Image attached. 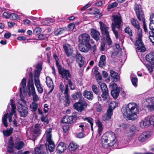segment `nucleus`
<instances>
[{
    "label": "nucleus",
    "instance_id": "nucleus-40",
    "mask_svg": "<svg viewBox=\"0 0 154 154\" xmlns=\"http://www.w3.org/2000/svg\"><path fill=\"white\" fill-rule=\"evenodd\" d=\"M30 108L32 111L35 112L38 108V104L36 102L33 101L32 103L30 105Z\"/></svg>",
    "mask_w": 154,
    "mask_h": 154
},
{
    "label": "nucleus",
    "instance_id": "nucleus-21",
    "mask_svg": "<svg viewBox=\"0 0 154 154\" xmlns=\"http://www.w3.org/2000/svg\"><path fill=\"white\" fill-rule=\"evenodd\" d=\"M146 101L148 103L146 107L150 111L154 110V97L148 98L146 99Z\"/></svg>",
    "mask_w": 154,
    "mask_h": 154
},
{
    "label": "nucleus",
    "instance_id": "nucleus-23",
    "mask_svg": "<svg viewBox=\"0 0 154 154\" xmlns=\"http://www.w3.org/2000/svg\"><path fill=\"white\" fill-rule=\"evenodd\" d=\"M42 70V67L41 66H36V69L34 71V81L40 80L39 76Z\"/></svg>",
    "mask_w": 154,
    "mask_h": 154
},
{
    "label": "nucleus",
    "instance_id": "nucleus-61",
    "mask_svg": "<svg viewBox=\"0 0 154 154\" xmlns=\"http://www.w3.org/2000/svg\"><path fill=\"white\" fill-rule=\"evenodd\" d=\"M61 122L62 123H69L68 120L67 116H66L63 117L61 121Z\"/></svg>",
    "mask_w": 154,
    "mask_h": 154
},
{
    "label": "nucleus",
    "instance_id": "nucleus-24",
    "mask_svg": "<svg viewBox=\"0 0 154 154\" xmlns=\"http://www.w3.org/2000/svg\"><path fill=\"white\" fill-rule=\"evenodd\" d=\"M46 82L47 86L50 89L48 93V94H49L51 93L54 90V86L53 85V82L51 78L49 76H47L46 77Z\"/></svg>",
    "mask_w": 154,
    "mask_h": 154
},
{
    "label": "nucleus",
    "instance_id": "nucleus-19",
    "mask_svg": "<svg viewBox=\"0 0 154 154\" xmlns=\"http://www.w3.org/2000/svg\"><path fill=\"white\" fill-rule=\"evenodd\" d=\"M90 44L79 43V50L83 52H87L91 48Z\"/></svg>",
    "mask_w": 154,
    "mask_h": 154
},
{
    "label": "nucleus",
    "instance_id": "nucleus-35",
    "mask_svg": "<svg viewBox=\"0 0 154 154\" xmlns=\"http://www.w3.org/2000/svg\"><path fill=\"white\" fill-rule=\"evenodd\" d=\"M83 95L85 97L90 100H92L93 98V94L92 91H85Z\"/></svg>",
    "mask_w": 154,
    "mask_h": 154
},
{
    "label": "nucleus",
    "instance_id": "nucleus-43",
    "mask_svg": "<svg viewBox=\"0 0 154 154\" xmlns=\"http://www.w3.org/2000/svg\"><path fill=\"white\" fill-rule=\"evenodd\" d=\"M135 130V127L133 126L132 128H131L129 130V132H128L127 135L130 137L134 136V131Z\"/></svg>",
    "mask_w": 154,
    "mask_h": 154
},
{
    "label": "nucleus",
    "instance_id": "nucleus-44",
    "mask_svg": "<svg viewBox=\"0 0 154 154\" xmlns=\"http://www.w3.org/2000/svg\"><path fill=\"white\" fill-rule=\"evenodd\" d=\"M42 145L40 146L39 147L36 148L35 149V154H41L43 152L42 148Z\"/></svg>",
    "mask_w": 154,
    "mask_h": 154
},
{
    "label": "nucleus",
    "instance_id": "nucleus-9",
    "mask_svg": "<svg viewBox=\"0 0 154 154\" xmlns=\"http://www.w3.org/2000/svg\"><path fill=\"white\" fill-rule=\"evenodd\" d=\"M26 102V101L25 103L21 101L20 98L17 101L18 104L17 110L21 117H25L28 113V109L27 107L22 105L23 103L25 104Z\"/></svg>",
    "mask_w": 154,
    "mask_h": 154
},
{
    "label": "nucleus",
    "instance_id": "nucleus-41",
    "mask_svg": "<svg viewBox=\"0 0 154 154\" xmlns=\"http://www.w3.org/2000/svg\"><path fill=\"white\" fill-rule=\"evenodd\" d=\"M13 129L10 128L9 129H7L3 131V134L5 136H8L10 135L12 132Z\"/></svg>",
    "mask_w": 154,
    "mask_h": 154
},
{
    "label": "nucleus",
    "instance_id": "nucleus-46",
    "mask_svg": "<svg viewBox=\"0 0 154 154\" xmlns=\"http://www.w3.org/2000/svg\"><path fill=\"white\" fill-rule=\"evenodd\" d=\"M149 38L154 45V32H149Z\"/></svg>",
    "mask_w": 154,
    "mask_h": 154
},
{
    "label": "nucleus",
    "instance_id": "nucleus-50",
    "mask_svg": "<svg viewBox=\"0 0 154 154\" xmlns=\"http://www.w3.org/2000/svg\"><path fill=\"white\" fill-rule=\"evenodd\" d=\"M41 121L45 124H48L49 122V121L47 116H42L41 118Z\"/></svg>",
    "mask_w": 154,
    "mask_h": 154
},
{
    "label": "nucleus",
    "instance_id": "nucleus-1",
    "mask_svg": "<svg viewBox=\"0 0 154 154\" xmlns=\"http://www.w3.org/2000/svg\"><path fill=\"white\" fill-rule=\"evenodd\" d=\"M122 112L125 119L134 120L137 118V114L139 112L138 106L135 103H129L122 107Z\"/></svg>",
    "mask_w": 154,
    "mask_h": 154
},
{
    "label": "nucleus",
    "instance_id": "nucleus-30",
    "mask_svg": "<svg viewBox=\"0 0 154 154\" xmlns=\"http://www.w3.org/2000/svg\"><path fill=\"white\" fill-rule=\"evenodd\" d=\"M66 149V146L63 142H60L57 146V152L61 153L64 151Z\"/></svg>",
    "mask_w": 154,
    "mask_h": 154
},
{
    "label": "nucleus",
    "instance_id": "nucleus-26",
    "mask_svg": "<svg viewBox=\"0 0 154 154\" xmlns=\"http://www.w3.org/2000/svg\"><path fill=\"white\" fill-rule=\"evenodd\" d=\"M91 36L96 41H98L100 39V33L99 32L95 29H92L91 30Z\"/></svg>",
    "mask_w": 154,
    "mask_h": 154
},
{
    "label": "nucleus",
    "instance_id": "nucleus-39",
    "mask_svg": "<svg viewBox=\"0 0 154 154\" xmlns=\"http://www.w3.org/2000/svg\"><path fill=\"white\" fill-rule=\"evenodd\" d=\"M120 92V89L112 90L111 91V94L114 98H117Z\"/></svg>",
    "mask_w": 154,
    "mask_h": 154
},
{
    "label": "nucleus",
    "instance_id": "nucleus-29",
    "mask_svg": "<svg viewBox=\"0 0 154 154\" xmlns=\"http://www.w3.org/2000/svg\"><path fill=\"white\" fill-rule=\"evenodd\" d=\"M35 85L38 93L42 94L43 91V88L40 80L34 81Z\"/></svg>",
    "mask_w": 154,
    "mask_h": 154
},
{
    "label": "nucleus",
    "instance_id": "nucleus-27",
    "mask_svg": "<svg viewBox=\"0 0 154 154\" xmlns=\"http://www.w3.org/2000/svg\"><path fill=\"white\" fill-rule=\"evenodd\" d=\"M24 145L25 144L23 141L16 140L13 145V147L16 149L19 150L22 149Z\"/></svg>",
    "mask_w": 154,
    "mask_h": 154
},
{
    "label": "nucleus",
    "instance_id": "nucleus-57",
    "mask_svg": "<svg viewBox=\"0 0 154 154\" xmlns=\"http://www.w3.org/2000/svg\"><path fill=\"white\" fill-rule=\"evenodd\" d=\"M69 127L68 124H66L63 126V131L66 133L68 131L69 129Z\"/></svg>",
    "mask_w": 154,
    "mask_h": 154
},
{
    "label": "nucleus",
    "instance_id": "nucleus-8",
    "mask_svg": "<svg viewBox=\"0 0 154 154\" xmlns=\"http://www.w3.org/2000/svg\"><path fill=\"white\" fill-rule=\"evenodd\" d=\"M134 9L138 19L139 20L142 21L143 29L146 32L147 30V28L141 6L140 5L135 4L134 5Z\"/></svg>",
    "mask_w": 154,
    "mask_h": 154
},
{
    "label": "nucleus",
    "instance_id": "nucleus-33",
    "mask_svg": "<svg viewBox=\"0 0 154 154\" xmlns=\"http://www.w3.org/2000/svg\"><path fill=\"white\" fill-rule=\"evenodd\" d=\"M110 73L111 76L113 78L114 81L117 82L119 81L120 77L118 75V73L114 71L113 70H111Z\"/></svg>",
    "mask_w": 154,
    "mask_h": 154
},
{
    "label": "nucleus",
    "instance_id": "nucleus-55",
    "mask_svg": "<svg viewBox=\"0 0 154 154\" xmlns=\"http://www.w3.org/2000/svg\"><path fill=\"white\" fill-rule=\"evenodd\" d=\"M109 87L112 89V90L119 89V88H118L117 85L115 83L110 84Z\"/></svg>",
    "mask_w": 154,
    "mask_h": 154
},
{
    "label": "nucleus",
    "instance_id": "nucleus-42",
    "mask_svg": "<svg viewBox=\"0 0 154 154\" xmlns=\"http://www.w3.org/2000/svg\"><path fill=\"white\" fill-rule=\"evenodd\" d=\"M64 32V29L62 28H60L57 29L54 32V34L56 35H60Z\"/></svg>",
    "mask_w": 154,
    "mask_h": 154
},
{
    "label": "nucleus",
    "instance_id": "nucleus-34",
    "mask_svg": "<svg viewBox=\"0 0 154 154\" xmlns=\"http://www.w3.org/2000/svg\"><path fill=\"white\" fill-rule=\"evenodd\" d=\"M41 127L39 124L35 125L34 128L32 130V132L36 135H38L41 134Z\"/></svg>",
    "mask_w": 154,
    "mask_h": 154
},
{
    "label": "nucleus",
    "instance_id": "nucleus-38",
    "mask_svg": "<svg viewBox=\"0 0 154 154\" xmlns=\"http://www.w3.org/2000/svg\"><path fill=\"white\" fill-rule=\"evenodd\" d=\"M82 96V94L80 92H77L71 95L72 99V100H75L76 99L78 100L80 99Z\"/></svg>",
    "mask_w": 154,
    "mask_h": 154
},
{
    "label": "nucleus",
    "instance_id": "nucleus-5",
    "mask_svg": "<svg viewBox=\"0 0 154 154\" xmlns=\"http://www.w3.org/2000/svg\"><path fill=\"white\" fill-rule=\"evenodd\" d=\"M51 128H49L46 130L45 132L46 135V143L45 144V146L46 149L47 150H49L50 152L53 151L55 147L54 143L51 139Z\"/></svg>",
    "mask_w": 154,
    "mask_h": 154
},
{
    "label": "nucleus",
    "instance_id": "nucleus-17",
    "mask_svg": "<svg viewBox=\"0 0 154 154\" xmlns=\"http://www.w3.org/2000/svg\"><path fill=\"white\" fill-rule=\"evenodd\" d=\"M65 86V89L64 92L65 99L64 101L65 103V106H68L70 105V101L68 94L69 87L68 85H66Z\"/></svg>",
    "mask_w": 154,
    "mask_h": 154
},
{
    "label": "nucleus",
    "instance_id": "nucleus-31",
    "mask_svg": "<svg viewBox=\"0 0 154 154\" xmlns=\"http://www.w3.org/2000/svg\"><path fill=\"white\" fill-rule=\"evenodd\" d=\"M68 149L71 152L76 150L79 148L78 145L76 143L71 142L68 146Z\"/></svg>",
    "mask_w": 154,
    "mask_h": 154
},
{
    "label": "nucleus",
    "instance_id": "nucleus-37",
    "mask_svg": "<svg viewBox=\"0 0 154 154\" xmlns=\"http://www.w3.org/2000/svg\"><path fill=\"white\" fill-rule=\"evenodd\" d=\"M99 63V66L100 67H103L105 66L106 63V57L105 55H101L100 58Z\"/></svg>",
    "mask_w": 154,
    "mask_h": 154
},
{
    "label": "nucleus",
    "instance_id": "nucleus-51",
    "mask_svg": "<svg viewBox=\"0 0 154 154\" xmlns=\"http://www.w3.org/2000/svg\"><path fill=\"white\" fill-rule=\"evenodd\" d=\"M41 29L39 27L35 28L33 30V33L35 35H38L40 34L41 32Z\"/></svg>",
    "mask_w": 154,
    "mask_h": 154
},
{
    "label": "nucleus",
    "instance_id": "nucleus-7",
    "mask_svg": "<svg viewBox=\"0 0 154 154\" xmlns=\"http://www.w3.org/2000/svg\"><path fill=\"white\" fill-rule=\"evenodd\" d=\"M98 84L100 86L103 93L101 95L102 99V100L100 96H98V100L99 101L103 100L107 102L109 100L108 94V90L107 86L105 84L101 83L100 82H98Z\"/></svg>",
    "mask_w": 154,
    "mask_h": 154
},
{
    "label": "nucleus",
    "instance_id": "nucleus-58",
    "mask_svg": "<svg viewBox=\"0 0 154 154\" xmlns=\"http://www.w3.org/2000/svg\"><path fill=\"white\" fill-rule=\"evenodd\" d=\"M10 15V18L13 20H15L18 17V15L15 14L11 13Z\"/></svg>",
    "mask_w": 154,
    "mask_h": 154
},
{
    "label": "nucleus",
    "instance_id": "nucleus-49",
    "mask_svg": "<svg viewBox=\"0 0 154 154\" xmlns=\"http://www.w3.org/2000/svg\"><path fill=\"white\" fill-rule=\"evenodd\" d=\"M84 120L85 121H87L88 122H89L90 125L91 126H92L93 125V119L91 118L88 117H87L84 119Z\"/></svg>",
    "mask_w": 154,
    "mask_h": 154
},
{
    "label": "nucleus",
    "instance_id": "nucleus-15",
    "mask_svg": "<svg viewBox=\"0 0 154 154\" xmlns=\"http://www.w3.org/2000/svg\"><path fill=\"white\" fill-rule=\"evenodd\" d=\"M90 35L87 33H83L80 35L79 38V43L90 44Z\"/></svg>",
    "mask_w": 154,
    "mask_h": 154
},
{
    "label": "nucleus",
    "instance_id": "nucleus-2",
    "mask_svg": "<svg viewBox=\"0 0 154 154\" xmlns=\"http://www.w3.org/2000/svg\"><path fill=\"white\" fill-rule=\"evenodd\" d=\"M131 22L133 26L137 30L135 43L136 46V51L137 52H144L145 48L143 45L142 39V32L141 29L140 28L139 23L138 21L134 18L132 19Z\"/></svg>",
    "mask_w": 154,
    "mask_h": 154
},
{
    "label": "nucleus",
    "instance_id": "nucleus-56",
    "mask_svg": "<svg viewBox=\"0 0 154 154\" xmlns=\"http://www.w3.org/2000/svg\"><path fill=\"white\" fill-rule=\"evenodd\" d=\"M125 32L126 33L128 34L129 35L131 36L132 35L131 31L129 27H127L125 28Z\"/></svg>",
    "mask_w": 154,
    "mask_h": 154
},
{
    "label": "nucleus",
    "instance_id": "nucleus-36",
    "mask_svg": "<svg viewBox=\"0 0 154 154\" xmlns=\"http://www.w3.org/2000/svg\"><path fill=\"white\" fill-rule=\"evenodd\" d=\"M146 58L151 64L154 65V55L149 53L146 56Z\"/></svg>",
    "mask_w": 154,
    "mask_h": 154
},
{
    "label": "nucleus",
    "instance_id": "nucleus-64",
    "mask_svg": "<svg viewBox=\"0 0 154 154\" xmlns=\"http://www.w3.org/2000/svg\"><path fill=\"white\" fill-rule=\"evenodd\" d=\"M75 26V24L71 23L69 24L68 26V28L69 30L72 31L74 29Z\"/></svg>",
    "mask_w": 154,
    "mask_h": 154
},
{
    "label": "nucleus",
    "instance_id": "nucleus-32",
    "mask_svg": "<svg viewBox=\"0 0 154 154\" xmlns=\"http://www.w3.org/2000/svg\"><path fill=\"white\" fill-rule=\"evenodd\" d=\"M96 125L98 127V134L99 136L101 135L103 129V127L102 123L98 119H97L95 121Z\"/></svg>",
    "mask_w": 154,
    "mask_h": 154
},
{
    "label": "nucleus",
    "instance_id": "nucleus-63",
    "mask_svg": "<svg viewBox=\"0 0 154 154\" xmlns=\"http://www.w3.org/2000/svg\"><path fill=\"white\" fill-rule=\"evenodd\" d=\"M105 43L104 42H102L101 44L100 50L102 51H103L105 50Z\"/></svg>",
    "mask_w": 154,
    "mask_h": 154
},
{
    "label": "nucleus",
    "instance_id": "nucleus-25",
    "mask_svg": "<svg viewBox=\"0 0 154 154\" xmlns=\"http://www.w3.org/2000/svg\"><path fill=\"white\" fill-rule=\"evenodd\" d=\"M150 135L149 132H143L142 134H140L138 137V140L139 141L143 142L149 138Z\"/></svg>",
    "mask_w": 154,
    "mask_h": 154
},
{
    "label": "nucleus",
    "instance_id": "nucleus-3",
    "mask_svg": "<svg viewBox=\"0 0 154 154\" xmlns=\"http://www.w3.org/2000/svg\"><path fill=\"white\" fill-rule=\"evenodd\" d=\"M116 137L115 134L112 132L109 131L104 134L101 139L102 146L104 148L108 146H112L116 143Z\"/></svg>",
    "mask_w": 154,
    "mask_h": 154
},
{
    "label": "nucleus",
    "instance_id": "nucleus-12",
    "mask_svg": "<svg viewBox=\"0 0 154 154\" xmlns=\"http://www.w3.org/2000/svg\"><path fill=\"white\" fill-rule=\"evenodd\" d=\"M88 106L87 103L85 100H81L73 105L75 109L78 111L82 112Z\"/></svg>",
    "mask_w": 154,
    "mask_h": 154
},
{
    "label": "nucleus",
    "instance_id": "nucleus-11",
    "mask_svg": "<svg viewBox=\"0 0 154 154\" xmlns=\"http://www.w3.org/2000/svg\"><path fill=\"white\" fill-rule=\"evenodd\" d=\"M150 125H153L154 126V116L146 117L140 123V126L142 128L148 127Z\"/></svg>",
    "mask_w": 154,
    "mask_h": 154
},
{
    "label": "nucleus",
    "instance_id": "nucleus-22",
    "mask_svg": "<svg viewBox=\"0 0 154 154\" xmlns=\"http://www.w3.org/2000/svg\"><path fill=\"white\" fill-rule=\"evenodd\" d=\"M99 23L100 26V29L102 31V34L105 35L109 34L108 30L109 27L108 26L101 21H100Z\"/></svg>",
    "mask_w": 154,
    "mask_h": 154
},
{
    "label": "nucleus",
    "instance_id": "nucleus-13",
    "mask_svg": "<svg viewBox=\"0 0 154 154\" xmlns=\"http://www.w3.org/2000/svg\"><path fill=\"white\" fill-rule=\"evenodd\" d=\"M26 80L25 78H23L20 85V100L24 103H25L26 100H24L22 94V92L26 87Z\"/></svg>",
    "mask_w": 154,
    "mask_h": 154
},
{
    "label": "nucleus",
    "instance_id": "nucleus-47",
    "mask_svg": "<svg viewBox=\"0 0 154 154\" xmlns=\"http://www.w3.org/2000/svg\"><path fill=\"white\" fill-rule=\"evenodd\" d=\"M69 123H72L75 122L76 121V118L73 116H67Z\"/></svg>",
    "mask_w": 154,
    "mask_h": 154
},
{
    "label": "nucleus",
    "instance_id": "nucleus-4",
    "mask_svg": "<svg viewBox=\"0 0 154 154\" xmlns=\"http://www.w3.org/2000/svg\"><path fill=\"white\" fill-rule=\"evenodd\" d=\"M11 106V112L8 114V112L7 113H5L3 117L2 118V121L4 125L7 127L8 126V124L7 123V121L8 118V117L9 121L10 122H11L12 121V117L13 115L15 117H16V106L14 103V100L12 99L10 100V103L8 104L7 108V111H9L10 109V107Z\"/></svg>",
    "mask_w": 154,
    "mask_h": 154
},
{
    "label": "nucleus",
    "instance_id": "nucleus-54",
    "mask_svg": "<svg viewBox=\"0 0 154 154\" xmlns=\"http://www.w3.org/2000/svg\"><path fill=\"white\" fill-rule=\"evenodd\" d=\"M118 4L116 2H115L109 5L107 7L108 9H110L114 8L117 6Z\"/></svg>",
    "mask_w": 154,
    "mask_h": 154
},
{
    "label": "nucleus",
    "instance_id": "nucleus-28",
    "mask_svg": "<svg viewBox=\"0 0 154 154\" xmlns=\"http://www.w3.org/2000/svg\"><path fill=\"white\" fill-rule=\"evenodd\" d=\"M112 114V110L108 109L106 112L103 116L102 119L104 121L109 120L111 119V116Z\"/></svg>",
    "mask_w": 154,
    "mask_h": 154
},
{
    "label": "nucleus",
    "instance_id": "nucleus-10",
    "mask_svg": "<svg viewBox=\"0 0 154 154\" xmlns=\"http://www.w3.org/2000/svg\"><path fill=\"white\" fill-rule=\"evenodd\" d=\"M56 64L59 73L63 78L68 80L71 77V75L69 70L62 68L61 65L59 64L58 61H56Z\"/></svg>",
    "mask_w": 154,
    "mask_h": 154
},
{
    "label": "nucleus",
    "instance_id": "nucleus-48",
    "mask_svg": "<svg viewBox=\"0 0 154 154\" xmlns=\"http://www.w3.org/2000/svg\"><path fill=\"white\" fill-rule=\"evenodd\" d=\"M131 81L133 85L135 87L137 86V78L136 77H133L131 78Z\"/></svg>",
    "mask_w": 154,
    "mask_h": 154
},
{
    "label": "nucleus",
    "instance_id": "nucleus-18",
    "mask_svg": "<svg viewBox=\"0 0 154 154\" xmlns=\"http://www.w3.org/2000/svg\"><path fill=\"white\" fill-rule=\"evenodd\" d=\"M63 48L66 56L69 57L72 55L73 53V48L70 45L66 44L63 45Z\"/></svg>",
    "mask_w": 154,
    "mask_h": 154
},
{
    "label": "nucleus",
    "instance_id": "nucleus-60",
    "mask_svg": "<svg viewBox=\"0 0 154 154\" xmlns=\"http://www.w3.org/2000/svg\"><path fill=\"white\" fill-rule=\"evenodd\" d=\"M68 83L69 84L71 90H73L75 89V87L71 82L70 80H69L68 81Z\"/></svg>",
    "mask_w": 154,
    "mask_h": 154
},
{
    "label": "nucleus",
    "instance_id": "nucleus-45",
    "mask_svg": "<svg viewBox=\"0 0 154 154\" xmlns=\"http://www.w3.org/2000/svg\"><path fill=\"white\" fill-rule=\"evenodd\" d=\"M117 105V103L115 101L111 102L109 106V109L112 110L114 109L116 106Z\"/></svg>",
    "mask_w": 154,
    "mask_h": 154
},
{
    "label": "nucleus",
    "instance_id": "nucleus-20",
    "mask_svg": "<svg viewBox=\"0 0 154 154\" xmlns=\"http://www.w3.org/2000/svg\"><path fill=\"white\" fill-rule=\"evenodd\" d=\"M76 61L78 63L79 66L81 68L84 64L85 58L80 54L77 53L76 55Z\"/></svg>",
    "mask_w": 154,
    "mask_h": 154
},
{
    "label": "nucleus",
    "instance_id": "nucleus-59",
    "mask_svg": "<svg viewBox=\"0 0 154 154\" xmlns=\"http://www.w3.org/2000/svg\"><path fill=\"white\" fill-rule=\"evenodd\" d=\"M10 14L11 13H9L4 12L3 14V16L4 18L8 19L10 18Z\"/></svg>",
    "mask_w": 154,
    "mask_h": 154
},
{
    "label": "nucleus",
    "instance_id": "nucleus-52",
    "mask_svg": "<svg viewBox=\"0 0 154 154\" xmlns=\"http://www.w3.org/2000/svg\"><path fill=\"white\" fill-rule=\"evenodd\" d=\"M105 36L106 37V42L107 43L108 45L109 46V47L112 43V41L109 37V34Z\"/></svg>",
    "mask_w": 154,
    "mask_h": 154
},
{
    "label": "nucleus",
    "instance_id": "nucleus-62",
    "mask_svg": "<svg viewBox=\"0 0 154 154\" xmlns=\"http://www.w3.org/2000/svg\"><path fill=\"white\" fill-rule=\"evenodd\" d=\"M149 28L151 30L150 32H154V23L150 22L149 24Z\"/></svg>",
    "mask_w": 154,
    "mask_h": 154
},
{
    "label": "nucleus",
    "instance_id": "nucleus-16",
    "mask_svg": "<svg viewBox=\"0 0 154 154\" xmlns=\"http://www.w3.org/2000/svg\"><path fill=\"white\" fill-rule=\"evenodd\" d=\"M29 96L32 95V96L33 101L36 102L38 101L39 97L36 93L34 87L28 88Z\"/></svg>",
    "mask_w": 154,
    "mask_h": 154
},
{
    "label": "nucleus",
    "instance_id": "nucleus-53",
    "mask_svg": "<svg viewBox=\"0 0 154 154\" xmlns=\"http://www.w3.org/2000/svg\"><path fill=\"white\" fill-rule=\"evenodd\" d=\"M92 90L96 94H98L99 89L97 87L94 85H93L92 86Z\"/></svg>",
    "mask_w": 154,
    "mask_h": 154
},
{
    "label": "nucleus",
    "instance_id": "nucleus-14",
    "mask_svg": "<svg viewBox=\"0 0 154 154\" xmlns=\"http://www.w3.org/2000/svg\"><path fill=\"white\" fill-rule=\"evenodd\" d=\"M27 71L29 74V78L27 82L28 88L34 87L33 82V75L32 72L31 67H29L27 69Z\"/></svg>",
    "mask_w": 154,
    "mask_h": 154
},
{
    "label": "nucleus",
    "instance_id": "nucleus-6",
    "mask_svg": "<svg viewBox=\"0 0 154 154\" xmlns=\"http://www.w3.org/2000/svg\"><path fill=\"white\" fill-rule=\"evenodd\" d=\"M114 22L112 23V29L114 34L115 35L116 39L118 38L119 33L115 29L116 27L119 29L122 26V23L121 17L118 15H113Z\"/></svg>",
    "mask_w": 154,
    "mask_h": 154
}]
</instances>
